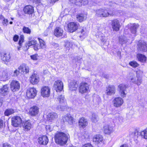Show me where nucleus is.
Listing matches in <instances>:
<instances>
[{"mask_svg":"<svg viewBox=\"0 0 147 147\" xmlns=\"http://www.w3.org/2000/svg\"><path fill=\"white\" fill-rule=\"evenodd\" d=\"M115 14V12L113 9L103 8L96 10L95 15L98 17L106 18L113 16Z\"/></svg>","mask_w":147,"mask_h":147,"instance_id":"f257e3e1","label":"nucleus"},{"mask_svg":"<svg viewBox=\"0 0 147 147\" xmlns=\"http://www.w3.org/2000/svg\"><path fill=\"white\" fill-rule=\"evenodd\" d=\"M69 137V135L68 134L59 132L55 134V139L56 143L63 145L67 143Z\"/></svg>","mask_w":147,"mask_h":147,"instance_id":"f03ea898","label":"nucleus"},{"mask_svg":"<svg viewBox=\"0 0 147 147\" xmlns=\"http://www.w3.org/2000/svg\"><path fill=\"white\" fill-rule=\"evenodd\" d=\"M57 101L61 104L57 107V109L60 111H64L66 108L67 105L66 100L64 95H61L59 96L57 98Z\"/></svg>","mask_w":147,"mask_h":147,"instance_id":"7ed1b4c3","label":"nucleus"},{"mask_svg":"<svg viewBox=\"0 0 147 147\" xmlns=\"http://www.w3.org/2000/svg\"><path fill=\"white\" fill-rule=\"evenodd\" d=\"M128 78L130 82L136 84L138 86H140L142 82V79L137 78L134 73H129Z\"/></svg>","mask_w":147,"mask_h":147,"instance_id":"20e7f679","label":"nucleus"},{"mask_svg":"<svg viewBox=\"0 0 147 147\" xmlns=\"http://www.w3.org/2000/svg\"><path fill=\"white\" fill-rule=\"evenodd\" d=\"M89 86L87 83L82 82L79 85V92L81 94L87 93L89 91Z\"/></svg>","mask_w":147,"mask_h":147,"instance_id":"39448f33","label":"nucleus"},{"mask_svg":"<svg viewBox=\"0 0 147 147\" xmlns=\"http://www.w3.org/2000/svg\"><path fill=\"white\" fill-rule=\"evenodd\" d=\"M128 85L125 84H121L118 86L119 89V92L121 97L123 98L126 96L127 92V89L128 88Z\"/></svg>","mask_w":147,"mask_h":147,"instance_id":"423d86ee","label":"nucleus"},{"mask_svg":"<svg viewBox=\"0 0 147 147\" xmlns=\"http://www.w3.org/2000/svg\"><path fill=\"white\" fill-rule=\"evenodd\" d=\"M37 90L34 88H28L26 92V95L29 98H34L36 95Z\"/></svg>","mask_w":147,"mask_h":147,"instance_id":"0eeeda50","label":"nucleus"},{"mask_svg":"<svg viewBox=\"0 0 147 147\" xmlns=\"http://www.w3.org/2000/svg\"><path fill=\"white\" fill-rule=\"evenodd\" d=\"M79 25L78 23L74 22H71L67 25V30L70 32L76 31L78 28Z\"/></svg>","mask_w":147,"mask_h":147,"instance_id":"6e6552de","label":"nucleus"},{"mask_svg":"<svg viewBox=\"0 0 147 147\" xmlns=\"http://www.w3.org/2000/svg\"><path fill=\"white\" fill-rule=\"evenodd\" d=\"M58 115L57 113L54 112L48 113L47 115L46 118L49 122H54L57 119Z\"/></svg>","mask_w":147,"mask_h":147,"instance_id":"1a4fd4ad","label":"nucleus"},{"mask_svg":"<svg viewBox=\"0 0 147 147\" xmlns=\"http://www.w3.org/2000/svg\"><path fill=\"white\" fill-rule=\"evenodd\" d=\"M20 84L19 82L15 80H12L10 84V88L13 92L18 91L20 89Z\"/></svg>","mask_w":147,"mask_h":147,"instance_id":"9d476101","label":"nucleus"},{"mask_svg":"<svg viewBox=\"0 0 147 147\" xmlns=\"http://www.w3.org/2000/svg\"><path fill=\"white\" fill-rule=\"evenodd\" d=\"M50 88L48 86H45L42 88L41 92L42 96L43 97H48L50 94Z\"/></svg>","mask_w":147,"mask_h":147,"instance_id":"9b49d317","label":"nucleus"},{"mask_svg":"<svg viewBox=\"0 0 147 147\" xmlns=\"http://www.w3.org/2000/svg\"><path fill=\"white\" fill-rule=\"evenodd\" d=\"M9 78V76L7 71L6 70L0 69V80L5 81Z\"/></svg>","mask_w":147,"mask_h":147,"instance_id":"f8f14e48","label":"nucleus"},{"mask_svg":"<svg viewBox=\"0 0 147 147\" xmlns=\"http://www.w3.org/2000/svg\"><path fill=\"white\" fill-rule=\"evenodd\" d=\"M123 99L119 96L115 97L113 100L114 106L116 107H121L123 105Z\"/></svg>","mask_w":147,"mask_h":147,"instance_id":"ddd939ff","label":"nucleus"},{"mask_svg":"<svg viewBox=\"0 0 147 147\" xmlns=\"http://www.w3.org/2000/svg\"><path fill=\"white\" fill-rule=\"evenodd\" d=\"M138 49L140 51H147V44L146 42L144 41L139 40L138 44Z\"/></svg>","mask_w":147,"mask_h":147,"instance_id":"4468645a","label":"nucleus"},{"mask_svg":"<svg viewBox=\"0 0 147 147\" xmlns=\"http://www.w3.org/2000/svg\"><path fill=\"white\" fill-rule=\"evenodd\" d=\"M116 88L113 85H109L107 87L106 89V93L107 95L111 96L115 93Z\"/></svg>","mask_w":147,"mask_h":147,"instance_id":"2eb2a0df","label":"nucleus"},{"mask_svg":"<svg viewBox=\"0 0 147 147\" xmlns=\"http://www.w3.org/2000/svg\"><path fill=\"white\" fill-rule=\"evenodd\" d=\"M12 125L15 127H18L22 123V119L19 116L14 117L12 118Z\"/></svg>","mask_w":147,"mask_h":147,"instance_id":"dca6fc26","label":"nucleus"},{"mask_svg":"<svg viewBox=\"0 0 147 147\" xmlns=\"http://www.w3.org/2000/svg\"><path fill=\"white\" fill-rule=\"evenodd\" d=\"M54 87L57 92L61 91L63 88V82L60 80L55 81L54 83Z\"/></svg>","mask_w":147,"mask_h":147,"instance_id":"f3484780","label":"nucleus"},{"mask_svg":"<svg viewBox=\"0 0 147 147\" xmlns=\"http://www.w3.org/2000/svg\"><path fill=\"white\" fill-rule=\"evenodd\" d=\"M39 112V108L37 106H33L30 109L29 113L32 116H35L38 114Z\"/></svg>","mask_w":147,"mask_h":147,"instance_id":"a211bd4d","label":"nucleus"},{"mask_svg":"<svg viewBox=\"0 0 147 147\" xmlns=\"http://www.w3.org/2000/svg\"><path fill=\"white\" fill-rule=\"evenodd\" d=\"M111 26L113 30L116 31L119 30L121 26L119 21L117 19L112 20Z\"/></svg>","mask_w":147,"mask_h":147,"instance_id":"6ab92c4d","label":"nucleus"},{"mask_svg":"<svg viewBox=\"0 0 147 147\" xmlns=\"http://www.w3.org/2000/svg\"><path fill=\"white\" fill-rule=\"evenodd\" d=\"M93 141L96 144H102L103 143L102 136L100 134L95 135L93 137Z\"/></svg>","mask_w":147,"mask_h":147,"instance_id":"aec40b11","label":"nucleus"},{"mask_svg":"<svg viewBox=\"0 0 147 147\" xmlns=\"http://www.w3.org/2000/svg\"><path fill=\"white\" fill-rule=\"evenodd\" d=\"M38 39L40 45L37 44V45H36L34 47V50L37 51L40 48L44 49L46 47V45L45 42L42 39L38 38Z\"/></svg>","mask_w":147,"mask_h":147,"instance_id":"412c9836","label":"nucleus"},{"mask_svg":"<svg viewBox=\"0 0 147 147\" xmlns=\"http://www.w3.org/2000/svg\"><path fill=\"white\" fill-rule=\"evenodd\" d=\"M39 78L38 75L36 74H32L30 78V81L32 84H37L39 82Z\"/></svg>","mask_w":147,"mask_h":147,"instance_id":"4be33fe9","label":"nucleus"},{"mask_svg":"<svg viewBox=\"0 0 147 147\" xmlns=\"http://www.w3.org/2000/svg\"><path fill=\"white\" fill-rule=\"evenodd\" d=\"M9 91V89L8 85H5L1 88L0 93L1 95L5 96L8 94Z\"/></svg>","mask_w":147,"mask_h":147,"instance_id":"5701e85b","label":"nucleus"},{"mask_svg":"<svg viewBox=\"0 0 147 147\" xmlns=\"http://www.w3.org/2000/svg\"><path fill=\"white\" fill-rule=\"evenodd\" d=\"M38 141L40 144L45 145L48 143L49 140L47 136H43L39 137L38 139Z\"/></svg>","mask_w":147,"mask_h":147,"instance_id":"b1692460","label":"nucleus"},{"mask_svg":"<svg viewBox=\"0 0 147 147\" xmlns=\"http://www.w3.org/2000/svg\"><path fill=\"white\" fill-rule=\"evenodd\" d=\"M23 11L25 14H32L34 12V7L30 5L25 6L23 9Z\"/></svg>","mask_w":147,"mask_h":147,"instance_id":"393cba45","label":"nucleus"},{"mask_svg":"<svg viewBox=\"0 0 147 147\" xmlns=\"http://www.w3.org/2000/svg\"><path fill=\"white\" fill-rule=\"evenodd\" d=\"M18 69L22 74H25L28 73L29 71L28 67L24 64L20 65L18 67Z\"/></svg>","mask_w":147,"mask_h":147,"instance_id":"a878e982","label":"nucleus"},{"mask_svg":"<svg viewBox=\"0 0 147 147\" xmlns=\"http://www.w3.org/2000/svg\"><path fill=\"white\" fill-rule=\"evenodd\" d=\"M63 32V30L62 28L57 27L54 30L53 34L55 36L57 37H59L62 36Z\"/></svg>","mask_w":147,"mask_h":147,"instance_id":"bb28decb","label":"nucleus"},{"mask_svg":"<svg viewBox=\"0 0 147 147\" xmlns=\"http://www.w3.org/2000/svg\"><path fill=\"white\" fill-rule=\"evenodd\" d=\"M63 120L64 121L68 122L70 124H72L74 121L73 117L70 114H67L64 115L63 117Z\"/></svg>","mask_w":147,"mask_h":147,"instance_id":"cd10ccee","label":"nucleus"},{"mask_svg":"<svg viewBox=\"0 0 147 147\" xmlns=\"http://www.w3.org/2000/svg\"><path fill=\"white\" fill-rule=\"evenodd\" d=\"M69 89L71 91L76 90L78 87L76 81L71 80L69 84Z\"/></svg>","mask_w":147,"mask_h":147,"instance_id":"c85d7f7f","label":"nucleus"},{"mask_svg":"<svg viewBox=\"0 0 147 147\" xmlns=\"http://www.w3.org/2000/svg\"><path fill=\"white\" fill-rule=\"evenodd\" d=\"M71 3L76 4L77 5H81L82 4L85 5L88 3V0H69Z\"/></svg>","mask_w":147,"mask_h":147,"instance_id":"c756f323","label":"nucleus"},{"mask_svg":"<svg viewBox=\"0 0 147 147\" xmlns=\"http://www.w3.org/2000/svg\"><path fill=\"white\" fill-rule=\"evenodd\" d=\"M79 124L80 127L84 128L88 125V120L86 119L84 117H82L79 121Z\"/></svg>","mask_w":147,"mask_h":147,"instance_id":"7c9ffc66","label":"nucleus"},{"mask_svg":"<svg viewBox=\"0 0 147 147\" xmlns=\"http://www.w3.org/2000/svg\"><path fill=\"white\" fill-rule=\"evenodd\" d=\"M139 27L138 24H134L131 26L130 27V31L132 33V37L136 35L137 32V29Z\"/></svg>","mask_w":147,"mask_h":147,"instance_id":"2f4dec72","label":"nucleus"},{"mask_svg":"<svg viewBox=\"0 0 147 147\" xmlns=\"http://www.w3.org/2000/svg\"><path fill=\"white\" fill-rule=\"evenodd\" d=\"M104 131L105 134H109L113 132V127L109 125H105L104 127Z\"/></svg>","mask_w":147,"mask_h":147,"instance_id":"473e14b6","label":"nucleus"},{"mask_svg":"<svg viewBox=\"0 0 147 147\" xmlns=\"http://www.w3.org/2000/svg\"><path fill=\"white\" fill-rule=\"evenodd\" d=\"M87 13H81L76 16L77 20L79 22H81L85 20L87 18Z\"/></svg>","mask_w":147,"mask_h":147,"instance_id":"72a5a7b5","label":"nucleus"},{"mask_svg":"<svg viewBox=\"0 0 147 147\" xmlns=\"http://www.w3.org/2000/svg\"><path fill=\"white\" fill-rule=\"evenodd\" d=\"M128 39L124 36H121L119 37V43L121 45L125 44L128 41Z\"/></svg>","mask_w":147,"mask_h":147,"instance_id":"f704fd0d","label":"nucleus"},{"mask_svg":"<svg viewBox=\"0 0 147 147\" xmlns=\"http://www.w3.org/2000/svg\"><path fill=\"white\" fill-rule=\"evenodd\" d=\"M23 126L26 131L30 130L31 128L32 125L29 120L26 121L24 123Z\"/></svg>","mask_w":147,"mask_h":147,"instance_id":"c9c22d12","label":"nucleus"},{"mask_svg":"<svg viewBox=\"0 0 147 147\" xmlns=\"http://www.w3.org/2000/svg\"><path fill=\"white\" fill-rule=\"evenodd\" d=\"M137 56L139 61L143 63L146 62V57L144 55L142 54H139L137 55Z\"/></svg>","mask_w":147,"mask_h":147,"instance_id":"e433bc0d","label":"nucleus"},{"mask_svg":"<svg viewBox=\"0 0 147 147\" xmlns=\"http://www.w3.org/2000/svg\"><path fill=\"white\" fill-rule=\"evenodd\" d=\"M0 19L3 20L2 24L4 26H7L9 24V21L7 19H5L4 16L2 15H0Z\"/></svg>","mask_w":147,"mask_h":147,"instance_id":"4c0bfd02","label":"nucleus"},{"mask_svg":"<svg viewBox=\"0 0 147 147\" xmlns=\"http://www.w3.org/2000/svg\"><path fill=\"white\" fill-rule=\"evenodd\" d=\"M99 118L98 116L94 113L92 114V117L91 118V121L94 123H97Z\"/></svg>","mask_w":147,"mask_h":147,"instance_id":"58836bf2","label":"nucleus"},{"mask_svg":"<svg viewBox=\"0 0 147 147\" xmlns=\"http://www.w3.org/2000/svg\"><path fill=\"white\" fill-rule=\"evenodd\" d=\"M11 58L9 54L6 53L4 54L3 57L2 58V59L5 62H8L9 61Z\"/></svg>","mask_w":147,"mask_h":147,"instance_id":"ea45409f","label":"nucleus"},{"mask_svg":"<svg viewBox=\"0 0 147 147\" xmlns=\"http://www.w3.org/2000/svg\"><path fill=\"white\" fill-rule=\"evenodd\" d=\"M14 112V111L13 109H9L5 110L4 113V114L6 116H9L13 113Z\"/></svg>","mask_w":147,"mask_h":147,"instance_id":"a19ab883","label":"nucleus"},{"mask_svg":"<svg viewBox=\"0 0 147 147\" xmlns=\"http://www.w3.org/2000/svg\"><path fill=\"white\" fill-rule=\"evenodd\" d=\"M65 44L64 46L66 49V50H69L70 48L72 46V44L69 42L67 41H65Z\"/></svg>","mask_w":147,"mask_h":147,"instance_id":"79ce46f5","label":"nucleus"},{"mask_svg":"<svg viewBox=\"0 0 147 147\" xmlns=\"http://www.w3.org/2000/svg\"><path fill=\"white\" fill-rule=\"evenodd\" d=\"M27 45L28 47H30L32 45H34L33 48L34 49V47L36 45H37V41L36 40H32L29 41Z\"/></svg>","mask_w":147,"mask_h":147,"instance_id":"37998d69","label":"nucleus"},{"mask_svg":"<svg viewBox=\"0 0 147 147\" xmlns=\"http://www.w3.org/2000/svg\"><path fill=\"white\" fill-rule=\"evenodd\" d=\"M129 65L134 68H135L139 66V64L136 61H134L129 62Z\"/></svg>","mask_w":147,"mask_h":147,"instance_id":"c03bdc74","label":"nucleus"},{"mask_svg":"<svg viewBox=\"0 0 147 147\" xmlns=\"http://www.w3.org/2000/svg\"><path fill=\"white\" fill-rule=\"evenodd\" d=\"M140 135L142 138L147 139V129L141 131L140 132Z\"/></svg>","mask_w":147,"mask_h":147,"instance_id":"a18cd8bd","label":"nucleus"},{"mask_svg":"<svg viewBox=\"0 0 147 147\" xmlns=\"http://www.w3.org/2000/svg\"><path fill=\"white\" fill-rule=\"evenodd\" d=\"M23 32L24 33L27 34H30L31 32V30L28 28L24 26L22 29Z\"/></svg>","mask_w":147,"mask_h":147,"instance_id":"49530a36","label":"nucleus"},{"mask_svg":"<svg viewBox=\"0 0 147 147\" xmlns=\"http://www.w3.org/2000/svg\"><path fill=\"white\" fill-rule=\"evenodd\" d=\"M96 36H98V37L100 38L101 40H102L104 41V38H105V35L103 34L101 32H98L96 34Z\"/></svg>","mask_w":147,"mask_h":147,"instance_id":"de8ad7c7","label":"nucleus"},{"mask_svg":"<svg viewBox=\"0 0 147 147\" xmlns=\"http://www.w3.org/2000/svg\"><path fill=\"white\" fill-rule=\"evenodd\" d=\"M143 74V71L140 69L136 71V76L137 78H139L142 79L141 76Z\"/></svg>","mask_w":147,"mask_h":147,"instance_id":"09e8293b","label":"nucleus"},{"mask_svg":"<svg viewBox=\"0 0 147 147\" xmlns=\"http://www.w3.org/2000/svg\"><path fill=\"white\" fill-rule=\"evenodd\" d=\"M81 34L80 36V37L81 39L85 38L86 34V32H85L84 29H82L81 31Z\"/></svg>","mask_w":147,"mask_h":147,"instance_id":"8fccbe9b","label":"nucleus"},{"mask_svg":"<svg viewBox=\"0 0 147 147\" xmlns=\"http://www.w3.org/2000/svg\"><path fill=\"white\" fill-rule=\"evenodd\" d=\"M20 74V71L16 69L14 71L12 74V76L13 77H17Z\"/></svg>","mask_w":147,"mask_h":147,"instance_id":"3c124183","label":"nucleus"},{"mask_svg":"<svg viewBox=\"0 0 147 147\" xmlns=\"http://www.w3.org/2000/svg\"><path fill=\"white\" fill-rule=\"evenodd\" d=\"M31 58L34 60H36L38 59V56L37 54H35L30 56Z\"/></svg>","mask_w":147,"mask_h":147,"instance_id":"603ef678","label":"nucleus"},{"mask_svg":"<svg viewBox=\"0 0 147 147\" xmlns=\"http://www.w3.org/2000/svg\"><path fill=\"white\" fill-rule=\"evenodd\" d=\"M24 36L23 35H21L20 38L19 42V45H21L22 44V43L24 42Z\"/></svg>","mask_w":147,"mask_h":147,"instance_id":"864d4df0","label":"nucleus"},{"mask_svg":"<svg viewBox=\"0 0 147 147\" xmlns=\"http://www.w3.org/2000/svg\"><path fill=\"white\" fill-rule=\"evenodd\" d=\"M82 147H93V146L91 144L88 143L84 145Z\"/></svg>","mask_w":147,"mask_h":147,"instance_id":"5fc2aeb1","label":"nucleus"},{"mask_svg":"<svg viewBox=\"0 0 147 147\" xmlns=\"http://www.w3.org/2000/svg\"><path fill=\"white\" fill-rule=\"evenodd\" d=\"M109 5L111 7H116L117 5L115 3H114L113 2H110L109 4Z\"/></svg>","mask_w":147,"mask_h":147,"instance_id":"6e6d98bb","label":"nucleus"},{"mask_svg":"<svg viewBox=\"0 0 147 147\" xmlns=\"http://www.w3.org/2000/svg\"><path fill=\"white\" fill-rule=\"evenodd\" d=\"M19 38V36L17 35H15L13 37V40L15 41H18Z\"/></svg>","mask_w":147,"mask_h":147,"instance_id":"4d7b16f0","label":"nucleus"},{"mask_svg":"<svg viewBox=\"0 0 147 147\" xmlns=\"http://www.w3.org/2000/svg\"><path fill=\"white\" fill-rule=\"evenodd\" d=\"M3 147H11V146L8 143H5L3 144Z\"/></svg>","mask_w":147,"mask_h":147,"instance_id":"13d9d810","label":"nucleus"},{"mask_svg":"<svg viewBox=\"0 0 147 147\" xmlns=\"http://www.w3.org/2000/svg\"><path fill=\"white\" fill-rule=\"evenodd\" d=\"M3 121L2 120H0V129L3 127Z\"/></svg>","mask_w":147,"mask_h":147,"instance_id":"bf43d9fd","label":"nucleus"},{"mask_svg":"<svg viewBox=\"0 0 147 147\" xmlns=\"http://www.w3.org/2000/svg\"><path fill=\"white\" fill-rule=\"evenodd\" d=\"M3 101V98L1 96H0V106H1L2 105Z\"/></svg>","mask_w":147,"mask_h":147,"instance_id":"052dcab7","label":"nucleus"},{"mask_svg":"<svg viewBox=\"0 0 147 147\" xmlns=\"http://www.w3.org/2000/svg\"><path fill=\"white\" fill-rule=\"evenodd\" d=\"M41 0H33V1L36 3H39L41 2Z\"/></svg>","mask_w":147,"mask_h":147,"instance_id":"680f3d73","label":"nucleus"},{"mask_svg":"<svg viewBox=\"0 0 147 147\" xmlns=\"http://www.w3.org/2000/svg\"><path fill=\"white\" fill-rule=\"evenodd\" d=\"M118 119L119 122H121L123 120V118L121 117H120L118 118Z\"/></svg>","mask_w":147,"mask_h":147,"instance_id":"e2e57ef3","label":"nucleus"},{"mask_svg":"<svg viewBox=\"0 0 147 147\" xmlns=\"http://www.w3.org/2000/svg\"><path fill=\"white\" fill-rule=\"evenodd\" d=\"M120 147H128V146L126 144H123L121 145Z\"/></svg>","mask_w":147,"mask_h":147,"instance_id":"0e129e2a","label":"nucleus"},{"mask_svg":"<svg viewBox=\"0 0 147 147\" xmlns=\"http://www.w3.org/2000/svg\"><path fill=\"white\" fill-rule=\"evenodd\" d=\"M22 45V44H21V45H19V46L17 48L18 50H20V48L21 47Z\"/></svg>","mask_w":147,"mask_h":147,"instance_id":"69168bd1","label":"nucleus"},{"mask_svg":"<svg viewBox=\"0 0 147 147\" xmlns=\"http://www.w3.org/2000/svg\"><path fill=\"white\" fill-rule=\"evenodd\" d=\"M104 77L106 79L108 78H109V76L107 75H104Z\"/></svg>","mask_w":147,"mask_h":147,"instance_id":"338daca9","label":"nucleus"},{"mask_svg":"<svg viewBox=\"0 0 147 147\" xmlns=\"http://www.w3.org/2000/svg\"><path fill=\"white\" fill-rule=\"evenodd\" d=\"M32 37H29L28 38L29 41H30V40H32Z\"/></svg>","mask_w":147,"mask_h":147,"instance_id":"774afa93","label":"nucleus"}]
</instances>
